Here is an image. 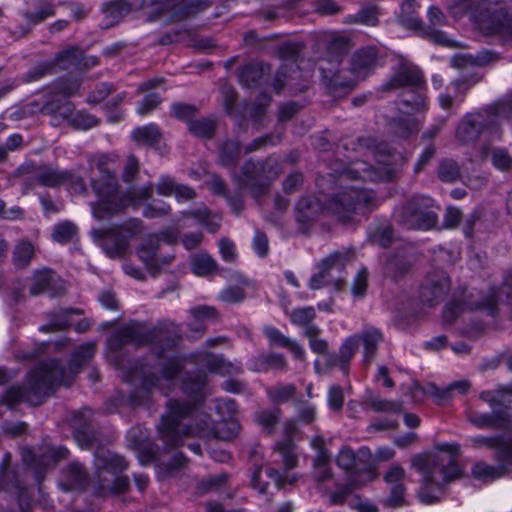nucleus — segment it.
Masks as SVG:
<instances>
[{
    "label": "nucleus",
    "mask_w": 512,
    "mask_h": 512,
    "mask_svg": "<svg viewBox=\"0 0 512 512\" xmlns=\"http://www.w3.org/2000/svg\"><path fill=\"white\" fill-rule=\"evenodd\" d=\"M95 347L94 342L81 345L73 353L67 368L61 367L55 360L38 365L28 375L25 386H13L7 390L4 402L9 406L19 402L40 405L56 386L72 382L81 368L94 357Z\"/></svg>",
    "instance_id": "nucleus-1"
},
{
    "label": "nucleus",
    "mask_w": 512,
    "mask_h": 512,
    "mask_svg": "<svg viewBox=\"0 0 512 512\" xmlns=\"http://www.w3.org/2000/svg\"><path fill=\"white\" fill-rule=\"evenodd\" d=\"M163 333L158 329L148 330L143 323L131 321L113 333L108 341V348L112 351L120 350L126 344L141 346L148 342L152 343L153 352L159 358H164V362L160 363V375L156 376L149 371L147 365L135 366L132 368L131 375L125 379L130 382H136L142 379V385L145 389L157 387L166 389L170 383L178 376L182 368L179 358L165 356L164 349H158L155 341L163 340Z\"/></svg>",
    "instance_id": "nucleus-2"
},
{
    "label": "nucleus",
    "mask_w": 512,
    "mask_h": 512,
    "mask_svg": "<svg viewBox=\"0 0 512 512\" xmlns=\"http://www.w3.org/2000/svg\"><path fill=\"white\" fill-rule=\"evenodd\" d=\"M167 406L168 412L162 417L158 428L160 438L166 446L171 448L180 446L184 438L189 436L230 440L238 434L240 429L234 417L223 419L214 425L206 415L195 428L182 425L180 421L191 413L194 404L170 400Z\"/></svg>",
    "instance_id": "nucleus-3"
},
{
    "label": "nucleus",
    "mask_w": 512,
    "mask_h": 512,
    "mask_svg": "<svg viewBox=\"0 0 512 512\" xmlns=\"http://www.w3.org/2000/svg\"><path fill=\"white\" fill-rule=\"evenodd\" d=\"M460 446L457 443H442L435 446L429 453L414 455L411 466L422 475V485L418 498L423 504H432L439 497L434 492L441 491L446 483L461 476V469L457 464Z\"/></svg>",
    "instance_id": "nucleus-4"
},
{
    "label": "nucleus",
    "mask_w": 512,
    "mask_h": 512,
    "mask_svg": "<svg viewBox=\"0 0 512 512\" xmlns=\"http://www.w3.org/2000/svg\"><path fill=\"white\" fill-rule=\"evenodd\" d=\"M108 158L104 155H96L89 160V169L92 173L96 170L101 177L100 180L91 178L94 192L98 196L97 203L92 205L93 216L97 220H103L123 210L129 204H136L137 201L149 199L153 194V186L149 185L121 196L117 190L115 176L107 167Z\"/></svg>",
    "instance_id": "nucleus-5"
},
{
    "label": "nucleus",
    "mask_w": 512,
    "mask_h": 512,
    "mask_svg": "<svg viewBox=\"0 0 512 512\" xmlns=\"http://www.w3.org/2000/svg\"><path fill=\"white\" fill-rule=\"evenodd\" d=\"M512 113V104L508 102L476 113L466 114L459 122L455 137L459 144L469 145L479 139L497 140L500 138L499 121Z\"/></svg>",
    "instance_id": "nucleus-6"
},
{
    "label": "nucleus",
    "mask_w": 512,
    "mask_h": 512,
    "mask_svg": "<svg viewBox=\"0 0 512 512\" xmlns=\"http://www.w3.org/2000/svg\"><path fill=\"white\" fill-rule=\"evenodd\" d=\"M95 477L92 480L94 492L101 496L125 492L129 479L123 475L128 468L127 461L109 450L100 449L95 454Z\"/></svg>",
    "instance_id": "nucleus-7"
},
{
    "label": "nucleus",
    "mask_w": 512,
    "mask_h": 512,
    "mask_svg": "<svg viewBox=\"0 0 512 512\" xmlns=\"http://www.w3.org/2000/svg\"><path fill=\"white\" fill-rule=\"evenodd\" d=\"M502 294H506L508 298L512 297V272L506 277L501 289L491 288L485 295L470 293L463 301L455 300L447 304L443 312V322L446 325H451L460 315L470 310H479L494 317L498 313V304Z\"/></svg>",
    "instance_id": "nucleus-8"
},
{
    "label": "nucleus",
    "mask_w": 512,
    "mask_h": 512,
    "mask_svg": "<svg viewBox=\"0 0 512 512\" xmlns=\"http://www.w3.org/2000/svg\"><path fill=\"white\" fill-rule=\"evenodd\" d=\"M368 142V147L374 150L377 166H371L365 161L357 160L351 164L344 175L352 179L367 181L392 179L402 162V156L392 154L386 143H376L374 139H369Z\"/></svg>",
    "instance_id": "nucleus-9"
},
{
    "label": "nucleus",
    "mask_w": 512,
    "mask_h": 512,
    "mask_svg": "<svg viewBox=\"0 0 512 512\" xmlns=\"http://www.w3.org/2000/svg\"><path fill=\"white\" fill-rule=\"evenodd\" d=\"M457 5L468 11H475L481 17L483 27L505 42L512 41V14L505 5L492 0H459Z\"/></svg>",
    "instance_id": "nucleus-10"
},
{
    "label": "nucleus",
    "mask_w": 512,
    "mask_h": 512,
    "mask_svg": "<svg viewBox=\"0 0 512 512\" xmlns=\"http://www.w3.org/2000/svg\"><path fill=\"white\" fill-rule=\"evenodd\" d=\"M143 231V222L132 218L109 228L92 229L91 236L109 257L115 258L124 255L129 249L130 240Z\"/></svg>",
    "instance_id": "nucleus-11"
},
{
    "label": "nucleus",
    "mask_w": 512,
    "mask_h": 512,
    "mask_svg": "<svg viewBox=\"0 0 512 512\" xmlns=\"http://www.w3.org/2000/svg\"><path fill=\"white\" fill-rule=\"evenodd\" d=\"M375 201L372 191L354 186L342 187L330 199L327 209L339 221L348 222L354 215L373 207Z\"/></svg>",
    "instance_id": "nucleus-12"
},
{
    "label": "nucleus",
    "mask_w": 512,
    "mask_h": 512,
    "mask_svg": "<svg viewBox=\"0 0 512 512\" xmlns=\"http://www.w3.org/2000/svg\"><path fill=\"white\" fill-rule=\"evenodd\" d=\"M279 174L278 161L269 157L263 162L252 160L245 162L240 173L234 175V179L239 185L247 188L253 197L258 198L269 191L271 182Z\"/></svg>",
    "instance_id": "nucleus-13"
},
{
    "label": "nucleus",
    "mask_w": 512,
    "mask_h": 512,
    "mask_svg": "<svg viewBox=\"0 0 512 512\" xmlns=\"http://www.w3.org/2000/svg\"><path fill=\"white\" fill-rule=\"evenodd\" d=\"M401 223L409 229H429L436 225L433 200L426 196L411 198L399 213Z\"/></svg>",
    "instance_id": "nucleus-14"
},
{
    "label": "nucleus",
    "mask_w": 512,
    "mask_h": 512,
    "mask_svg": "<svg viewBox=\"0 0 512 512\" xmlns=\"http://www.w3.org/2000/svg\"><path fill=\"white\" fill-rule=\"evenodd\" d=\"M319 69L326 88L332 95L345 94L358 83L349 66H344L338 58L323 60Z\"/></svg>",
    "instance_id": "nucleus-15"
},
{
    "label": "nucleus",
    "mask_w": 512,
    "mask_h": 512,
    "mask_svg": "<svg viewBox=\"0 0 512 512\" xmlns=\"http://www.w3.org/2000/svg\"><path fill=\"white\" fill-rule=\"evenodd\" d=\"M140 260L145 264L146 268L151 272H156L163 266L168 265L172 257L161 255L160 253V237L152 234L144 238L137 249Z\"/></svg>",
    "instance_id": "nucleus-16"
},
{
    "label": "nucleus",
    "mask_w": 512,
    "mask_h": 512,
    "mask_svg": "<svg viewBox=\"0 0 512 512\" xmlns=\"http://www.w3.org/2000/svg\"><path fill=\"white\" fill-rule=\"evenodd\" d=\"M450 289V280L444 271L430 273L420 290L423 303L434 306L442 301Z\"/></svg>",
    "instance_id": "nucleus-17"
},
{
    "label": "nucleus",
    "mask_w": 512,
    "mask_h": 512,
    "mask_svg": "<svg viewBox=\"0 0 512 512\" xmlns=\"http://www.w3.org/2000/svg\"><path fill=\"white\" fill-rule=\"evenodd\" d=\"M425 80L421 71L412 63H403L391 79L383 86L384 90L410 88L413 91L422 89Z\"/></svg>",
    "instance_id": "nucleus-18"
},
{
    "label": "nucleus",
    "mask_w": 512,
    "mask_h": 512,
    "mask_svg": "<svg viewBox=\"0 0 512 512\" xmlns=\"http://www.w3.org/2000/svg\"><path fill=\"white\" fill-rule=\"evenodd\" d=\"M467 420L477 428H495L511 431L512 408L506 406L501 411L493 410L491 414L469 410L467 412Z\"/></svg>",
    "instance_id": "nucleus-19"
},
{
    "label": "nucleus",
    "mask_w": 512,
    "mask_h": 512,
    "mask_svg": "<svg viewBox=\"0 0 512 512\" xmlns=\"http://www.w3.org/2000/svg\"><path fill=\"white\" fill-rule=\"evenodd\" d=\"M470 443L474 448L485 447L495 450V457L498 461H512V435L510 431L501 435L475 436L470 438Z\"/></svg>",
    "instance_id": "nucleus-20"
},
{
    "label": "nucleus",
    "mask_w": 512,
    "mask_h": 512,
    "mask_svg": "<svg viewBox=\"0 0 512 512\" xmlns=\"http://www.w3.org/2000/svg\"><path fill=\"white\" fill-rule=\"evenodd\" d=\"M46 291L50 296L55 297L62 294L64 288L62 285L58 284L51 270L43 268L33 273L29 293L31 296H38Z\"/></svg>",
    "instance_id": "nucleus-21"
},
{
    "label": "nucleus",
    "mask_w": 512,
    "mask_h": 512,
    "mask_svg": "<svg viewBox=\"0 0 512 512\" xmlns=\"http://www.w3.org/2000/svg\"><path fill=\"white\" fill-rule=\"evenodd\" d=\"M296 431V423L294 420H288L283 425L285 439L279 441L275 445V450L280 454L284 465V473L293 469L298 464V457L295 453V445L291 436Z\"/></svg>",
    "instance_id": "nucleus-22"
},
{
    "label": "nucleus",
    "mask_w": 512,
    "mask_h": 512,
    "mask_svg": "<svg viewBox=\"0 0 512 512\" xmlns=\"http://www.w3.org/2000/svg\"><path fill=\"white\" fill-rule=\"evenodd\" d=\"M73 104L70 101H62L51 96L43 105L30 103L25 107V113H41L50 115L54 119L66 120L70 116Z\"/></svg>",
    "instance_id": "nucleus-23"
},
{
    "label": "nucleus",
    "mask_w": 512,
    "mask_h": 512,
    "mask_svg": "<svg viewBox=\"0 0 512 512\" xmlns=\"http://www.w3.org/2000/svg\"><path fill=\"white\" fill-rule=\"evenodd\" d=\"M134 7L127 0H117L104 4L101 9L99 27L109 29L119 24L125 16L133 11Z\"/></svg>",
    "instance_id": "nucleus-24"
},
{
    "label": "nucleus",
    "mask_w": 512,
    "mask_h": 512,
    "mask_svg": "<svg viewBox=\"0 0 512 512\" xmlns=\"http://www.w3.org/2000/svg\"><path fill=\"white\" fill-rule=\"evenodd\" d=\"M68 450L64 447L46 446L41 453L35 454L31 449H24L22 458L28 466L48 467L67 457Z\"/></svg>",
    "instance_id": "nucleus-25"
},
{
    "label": "nucleus",
    "mask_w": 512,
    "mask_h": 512,
    "mask_svg": "<svg viewBox=\"0 0 512 512\" xmlns=\"http://www.w3.org/2000/svg\"><path fill=\"white\" fill-rule=\"evenodd\" d=\"M377 59L374 47H367L356 51L349 62V68L358 81L365 79L373 70Z\"/></svg>",
    "instance_id": "nucleus-26"
},
{
    "label": "nucleus",
    "mask_w": 512,
    "mask_h": 512,
    "mask_svg": "<svg viewBox=\"0 0 512 512\" xmlns=\"http://www.w3.org/2000/svg\"><path fill=\"white\" fill-rule=\"evenodd\" d=\"M428 20L430 23V27L423 31L424 35H426L431 41L438 45H443L451 48L458 46L457 43L451 40L445 33L435 28L438 26H442L446 23V17L439 8L435 6H431L429 8Z\"/></svg>",
    "instance_id": "nucleus-27"
},
{
    "label": "nucleus",
    "mask_w": 512,
    "mask_h": 512,
    "mask_svg": "<svg viewBox=\"0 0 512 512\" xmlns=\"http://www.w3.org/2000/svg\"><path fill=\"white\" fill-rule=\"evenodd\" d=\"M346 261V255L342 253H333L319 264V272L311 277L309 286L313 290L322 288L328 283L330 271L334 268H342Z\"/></svg>",
    "instance_id": "nucleus-28"
},
{
    "label": "nucleus",
    "mask_w": 512,
    "mask_h": 512,
    "mask_svg": "<svg viewBox=\"0 0 512 512\" xmlns=\"http://www.w3.org/2000/svg\"><path fill=\"white\" fill-rule=\"evenodd\" d=\"M471 388V382L467 379L455 381L445 388H439L430 383L424 388V393L433 397L439 404L450 400L455 395H464Z\"/></svg>",
    "instance_id": "nucleus-29"
},
{
    "label": "nucleus",
    "mask_w": 512,
    "mask_h": 512,
    "mask_svg": "<svg viewBox=\"0 0 512 512\" xmlns=\"http://www.w3.org/2000/svg\"><path fill=\"white\" fill-rule=\"evenodd\" d=\"M512 461H498L497 465H490L480 461L473 465L471 473L477 480L491 482L505 476L509 472Z\"/></svg>",
    "instance_id": "nucleus-30"
},
{
    "label": "nucleus",
    "mask_w": 512,
    "mask_h": 512,
    "mask_svg": "<svg viewBox=\"0 0 512 512\" xmlns=\"http://www.w3.org/2000/svg\"><path fill=\"white\" fill-rule=\"evenodd\" d=\"M198 362L203 364L211 373L222 376L237 374L240 371V365L226 361L222 355L211 353H201Z\"/></svg>",
    "instance_id": "nucleus-31"
},
{
    "label": "nucleus",
    "mask_w": 512,
    "mask_h": 512,
    "mask_svg": "<svg viewBox=\"0 0 512 512\" xmlns=\"http://www.w3.org/2000/svg\"><path fill=\"white\" fill-rule=\"evenodd\" d=\"M296 211L301 222L311 221L325 212L329 213L327 206L317 196L302 197L297 203Z\"/></svg>",
    "instance_id": "nucleus-32"
},
{
    "label": "nucleus",
    "mask_w": 512,
    "mask_h": 512,
    "mask_svg": "<svg viewBox=\"0 0 512 512\" xmlns=\"http://www.w3.org/2000/svg\"><path fill=\"white\" fill-rule=\"evenodd\" d=\"M55 66L59 65L64 69L70 66L88 67L97 63L96 58L84 59L83 52L77 47H70L57 53L54 60Z\"/></svg>",
    "instance_id": "nucleus-33"
},
{
    "label": "nucleus",
    "mask_w": 512,
    "mask_h": 512,
    "mask_svg": "<svg viewBox=\"0 0 512 512\" xmlns=\"http://www.w3.org/2000/svg\"><path fill=\"white\" fill-rule=\"evenodd\" d=\"M264 334L268 338L270 344L287 348L293 353L295 358L303 360L305 358V350L296 341L282 334L278 329L267 326L264 328Z\"/></svg>",
    "instance_id": "nucleus-34"
},
{
    "label": "nucleus",
    "mask_w": 512,
    "mask_h": 512,
    "mask_svg": "<svg viewBox=\"0 0 512 512\" xmlns=\"http://www.w3.org/2000/svg\"><path fill=\"white\" fill-rule=\"evenodd\" d=\"M286 367L284 356L277 353L261 354L250 361V369L255 372L284 371Z\"/></svg>",
    "instance_id": "nucleus-35"
},
{
    "label": "nucleus",
    "mask_w": 512,
    "mask_h": 512,
    "mask_svg": "<svg viewBox=\"0 0 512 512\" xmlns=\"http://www.w3.org/2000/svg\"><path fill=\"white\" fill-rule=\"evenodd\" d=\"M55 14V7L53 3L47 0H40L36 3L35 11L23 12V17L27 20V28L19 29L22 35H26L31 28L43 22L46 18L51 17Z\"/></svg>",
    "instance_id": "nucleus-36"
},
{
    "label": "nucleus",
    "mask_w": 512,
    "mask_h": 512,
    "mask_svg": "<svg viewBox=\"0 0 512 512\" xmlns=\"http://www.w3.org/2000/svg\"><path fill=\"white\" fill-rule=\"evenodd\" d=\"M156 190L161 196L175 195L179 200H189L195 196V192L190 187L176 184L169 177H162L156 184Z\"/></svg>",
    "instance_id": "nucleus-37"
},
{
    "label": "nucleus",
    "mask_w": 512,
    "mask_h": 512,
    "mask_svg": "<svg viewBox=\"0 0 512 512\" xmlns=\"http://www.w3.org/2000/svg\"><path fill=\"white\" fill-rule=\"evenodd\" d=\"M270 71V66L264 63L247 64L239 72V82L245 87H253Z\"/></svg>",
    "instance_id": "nucleus-38"
},
{
    "label": "nucleus",
    "mask_w": 512,
    "mask_h": 512,
    "mask_svg": "<svg viewBox=\"0 0 512 512\" xmlns=\"http://www.w3.org/2000/svg\"><path fill=\"white\" fill-rule=\"evenodd\" d=\"M356 335L360 337V342L363 343L364 362L370 363L374 359L378 345L383 339L382 333L380 330L370 327Z\"/></svg>",
    "instance_id": "nucleus-39"
},
{
    "label": "nucleus",
    "mask_w": 512,
    "mask_h": 512,
    "mask_svg": "<svg viewBox=\"0 0 512 512\" xmlns=\"http://www.w3.org/2000/svg\"><path fill=\"white\" fill-rule=\"evenodd\" d=\"M70 178V173L54 169L49 166H41L36 174L35 182L45 187H57L65 184Z\"/></svg>",
    "instance_id": "nucleus-40"
},
{
    "label": "nucleus",
    "mask_w": 512,
    "mask_h": 512,
    "mask_svg": "<svg viewBox=\"0 0 512 512\" xmlns=\"http://www.w3.org/2000/svg\"><path fill=\"white\" fill-rule=\"evenodd\" d=\"M481 155L486 158L490 155L493 166L501 171H508L512 168V153L504 148L481 147Z\"/></svg>",
    "instance_id": "nucleus-41"
},
{
    "label": "nucleus",
    "mask_w": 512,
    "mask_h": 512,
    "mask_svg": "<svg viewBox=\"0 0 512 512\" xmlns=\"http://www.w3.org/2000/svg\"><path fill=\"white\" fill-rule=\"evenodd\" d=\"M66 481L61 482L60 486L64 491L81 489L87 482V474L83 467L78 463L69 465L65 472Z\"/></svg>",
    "instance_id": "nucleus-42"
},
{
    "label": "nucleus",
    "mask_w": 512,
    "mask_h": 512,
    "mask_svg": "<svg viewBox=\"0 0 512 512\" xmlns=\"http://www.w3.org/2000/svg\"><path fill=\"white\" fill-rule=\"evenodd\" d=\"M418 4L415 0H403L401 11L398 16L400 24L410 30H418L421 28L422 22L416 16Z\"/></svg>",
    "instance_id": "nucleus-43"
},
{
    "label": "nucleus",
    "mask_w": 512,
    "mask_h": 512,
    "mask_svg": "<svg viewBox=\"0 0 512 512\" xmlns=\"http://www.w3.org/2000/svg\"><path fill=\"white\" fill-rule=\"evenodd\" d=\"M379 8L377 6L362 7L356 14L344 18L345 24H361L374 27L379 22Z\"/></svg>",
    "instance_id": "nucleus-44"
},
{
    "label": "nucleus",
    "mask_w": 512,
    "mask_h": 512,
    "mask_svg": "<svg viewBox=\"0 0 512 512\" xmlns=\"http://www.w3.org/2000/svg\"><path fill=\"white\" fill-rule=\"evenodd\" d=\"M411 264L404 258L395 256L384 265V275L392 281H398L410 271Z\"/></svg>",
    "instance_id": "nucleus-45"
},
{
    "label": "nucleus",
    "mask_w": 512,
    "mask_h": 512,
    "mask_svg": "<svg viewBox=\"0 0 512 512\" xmlns=\"http://www.w3.org/2000/svg\"><path fill=\"white\" fill-rule=\"evenodd\" d=\"M132 137L139 144L156 146L160 142L161 132L155 124H149L136 128Z\"/></svg>",
    "instance_id": "nucleus-46"
},
{
    "label": "nucleus",
    "mask_w": 512,
    "mask_h": 512,
    "mask_svg": "<svg viewBox=\"0 0 512 512\" xmlns=\"http://www.w3.org/2000/svg\"><path fill=\"white\" fill-rule=\"evenodd\" d=\"M241 154V145L237 140L226 141L220 149L219 162L226 168H234Z\"/></svg>",
    "instance_id": "nucleus-47"
},
{
    "label": "nucleus",
    "mask_w": 512,
    "mask_h": 512,
    "mask_svg": "<svg viewBox=\"0 0 512 512\" xmlns=\"http://www.w3.org/2000/svg\"><path fill=\"white\" fill-rule=\"evenodd\" d=\"M35 253L33 244L29 241H19L13 250V263L17 268L29 265Z\"/></svg>",
    "instance_id": "nucleus-48"
},
{
    "label": "nucleus",
    "mask_w": 512,
    "mask_h": 512,
    "mask_svg": "<svg viewBox=\"0 0 512 512\" xmlns=\"http://www.w3.org/2000/svg\"><path fill=\"white\" fill-rule=\"evenodd\" d=\"M191 267L194 274L208 276L218 270L217 262L208 254H198L191 258Z\"/></svg>",
    "instance_id": "nucleus-49"
},
{
    "label": "nucleus",
    "mask_w": 512,
    "mask_h": 512,
    "mask_svg": "<svg viewBox=\"0 0 512 512\" xmlns=\"http://www.w3.org/2000/svg\"><path fill=\"white\" fill-rule=\"evenodd\" d=\"M364 454L366 452L363 449L359 450L358 454H355L349 447H343L336 457V463L345 471L357 470L359 469L358 463L361 461L360 456Z\"/></svg>",
    "instance_id": "nucleus-50"
},
{
    "label": "nucleus",
    "mask_w": 512,
    "mask_h": 512,
    "mask_svg": "<svg viewBox=\"0 0 512 512\" xmlns=\"http://www.w3.org/2000/svg\"><path fill=\"white\" fill-rule=\"evenodd\" d=\"M66 121L75 129L88 130L99 124V120L94 116L85 111L74 112L72 107L71 114L67 117Z\"/></svg>",
    "instance_id": "nucleus-51"
},
{
    "label": "nucleus",
    "mask_w": 512,
    "mask_h": 512,
    "mask_svg": "<svg viewBox=\"0 0 512 512\" xmlns=\"http://www.w3.org/2000/svg\"><path fill=\"white\" fill-rule=\"evenodd\" d=\"M512 395V382L507 385L499 386L495 390L483 391L480 393V399L487 402L492 409L501 404L508 396Z\"/></svg>",
    "instance_id": "nucleus-52"
},
{
    "label": "nucleus",
    "mask_w": 512,
    "mask_h": 512,
    "mask_svg": "<svg viewBox=\"0 0 512 512\" xmlns=\"http://www.w3.org/2000/svg\"><path fill=\"white\" fill-rule=\"evenodd\" d=\"M280 416L281 410L279 408H271L257 412L255 419L267 433H271L278 424Z\"/></svg>",
    "instance_id": "nucleus-53"
},
{
    "label": "nucleus",
    "mask_w": 512,
    "mask_h": 512,
    "mask_svg": "<svg viewBox=\"0 0 512 512\" xmlns=\"http://www.w3.org/2000/svg\"><path fill=\"white\" fill-rule=\"evenodd\" d=\"M77 232L78 228L73 222L63 221L54 226L52 239L61 244L67 243L77 235Z\"/></svg>",
    "instance_id": "nucleus-54"
},
{
    "label": "nucleus",
    "mask_w": 512,
    "mask_h": 512,
    "mask_svg": "<svg viewBox=\"0 0 512 512\" xmlns=\"http://www.w3.org/2000/svg\"><path fill=\"white\" fill-rule=\"evenodd\" d=\"M365 403L376 412L400 413L402 411L401 402L381 399L375 395L368 396L365 400Z\"/></svg>",
    "instance_id": "nucleus-55"
},
{
    "label": "nucleus",
    "mask_w": 512,
    "mask_h": 512,
    "mask_svg": "<svg viewBox=\"0 0 512 512\" xmlns=\"http://www.w3.org/2000/svg\"><path fill=\"white\" fill-rule=\"evenodd\" d=\"M158 460V473L162 477L172 476L186 463V458L182 453H176L171 461H167L164 457H161Z\"/></svg>",
    "instance_id": "nucleus-56"
},
{
    "label": "nucleus",
    "mask_w": 512,
    "mask_h": 512,
    "mask_svg": "<svg viewBox=\"0 0 512 512\" xmlns=\"http://www.w3.org/2000/svg\"><path fill=\"white\" fill-rule=\"evenodd\" d=\"M295 391L296 388L293 384H280L268 388L267 394L271 402L281 404L291 399Z\"/></svg>",
    "instance_id": "nucleus-57"
},
{
    "label": "nucleus",
    "mask_w": 512,
    "mask_h": 512,
    "mask_svg": "<svg viewBox=\"0 0 512 512\" xmlns=\"http://www.w3.org/2000/svg\"><path fill=\"white\" fill-rule=\"evenodd\" d=\"M360 337L353 335L347 338L341 345L339 350L340 368L345 370L349 361L352 359L357 349L359 348Z\"/></svg>",
    "instance_id": "nucleus-58"
},
{
    "label": "nucleus",
    "mask_w": 512,
    "mask_h": 512,
    "mask_svg": "<svg viewBox=\"0 0 512 512\" xmlns=\"http://www.w3.org/2000/svg\"><path fill=\"white\" fill-rule=\"evenodd\" d=\"M207 384V375L198 372L195 376H189L182 383V389L185 393L202 396V392Z\"/></svg>",
    "instance_id": "nucleus-59"
},
{
    "label": "nucleus",
    "mask_w": 512,
    "mask_h": 512,
    "mask_svg": "<svg viewBox=\"0 0 512 512\" xmlns=\"http://www.w3.org/2000/svg\"><path fill=\"white\" fill-rule=\"evenodd\" d=\"M438 177L444 182H455L460 178V168L452 159L443 160L438 168Z\"/></svg>",
    "instance_id": "nucleus-60"
},
{
    "label": "nucleus",
    "mask_w": 512,
    "mask_h": 512,
    "mask_svg": "<svg viewBox=\"0 0 512 512\" xmlns=\"http://www.w3.org/2000/svg\"><path fill=\"white\" fill-rule=\"evenodd\" d=\"M54 94H60L66 98L72 97L80 89V80L76 78L60 79L54 84Z\"/></svg>",
    "instance_id": "nucleus-61"
},
{
    "label": "nucleus",
    "mask_w": 512,
    "mask_h": 512,
    "mask_svg": "<svg viewBox=\"0 0 512 512\" xmlns=\"http://www.w3.org/2000/svg\"><path fill=\"white\" fill-rule=\"evenodd\" d=\"M330 455L328 452H321L318 454L315 461V477L319 482H325L332 477V472L328 466Z\"/></svg>",
    "instance_id": "nucleus-62"
},
{
    "label": "nucleus",
    "mask_w": 512,
    "mask_h": 512,
    "mask_svg": "<svg viewBox=\"0 0 512 512\" xmlns=\"http://www.w3.org/2000/svg\"><path fill=\"white\" fill-rule=\"evenodd\" d=\"M189 131L198 137H210L215 129V123L211 119H197L188 124Z\"/></svg>",
    "instance_id": "nucleus-63"
},
{
    "label": "nucleus",
    "mask_w": 512,
    "mask_h": 512,
    "mask_svg": "<svg viewBox=\"0 0 512 512\" xmlns=\"http://www.w3.org/2000/svg\"><path fill=\"white\" fill-rule=\"evenodd\" d=\"M358 486L355 481L342 485L334 492L327 493L330 505H342L345 503L348 495Z\"/></svg>",
    "instance_id": "nucleus-64"
}]
</instances>
